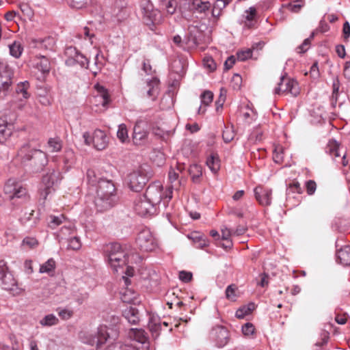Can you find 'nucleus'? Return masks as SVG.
<instances>
[{"mask_svg": "<svg viewBox=\"0 0 350 350\" xmlns=\"http://www.w3.org/2000/svg\"><path fill=\"white\" fill-rule=\"evenodd\" d=\"M17 155L27 167L26 170L32 173L40 172L48 163L46 154L41 150L31 148L29 142L21 146Z\"/></svg>", "mask_w": 350, "mask_h": 350, "instance_id": "nucleus-1", "label": "nucleus"}, {"mask_svg": "<svg viewBox=\"0 0 350 350\" xmlns=\"http://www.w3.org/2000/svg\"><path fill=\"white\" fill-rule=\"evenodd\" d=\"M116 202V187L111 180H98L95 205L97 210L104 211L111 208Z\"/></svg>", "mask_w": 350, "mask_h": 350, "instance_id": "nucleus-2", "label": "nucleus"}, {"mask_svg": "<svg viewBox=\"0 0 350 350\" xmlns=\"http://www.w3.org/2000/svg\"><path fill=\"white\" fill-rule=\"evenodd\" d=\"M105 253L107 256V261L115 272H118L119 268H122L130 262L132 263L133 261H136L135 258H139V256L137 254H130L126 252L118 243L107 245Z\"/></svg>", "mask_w": 350, "mask_h": 350, "instance_id": "nucleus-3", "label": "nucleus"}, {"mask_svg": "<svg viewBox=\"0 0 350 350\" xmlns=\"http://www.w3.org/2000/svg\"><path fill=\"white\" fill-rule=\"evenodd\" d=\"M118 337V332L116 329H109L105 325H100L98 327L95 334L89 332H81L80 334L81 340L90 346H96V350H99L103 345L111 340H116Z\"/></svg>", "mask_w": 350, "mask_h": 350, "instance_id": "nucleus-4", "label": "nucleus"}, {"mask_svg": "<svg viewBox=\"0 0 350 350\" xmlns=\"http://www.w3.org/2000/svg\"><path fill=\"white\" fill-rule=\"evenodd\" d=\"M151 176L150 167L148 165H142L128 174V185L131 190L139 192L143 189Z\"/></svg>", "mask_w": 350, "mask_h": 350, "instance_id": "nucleus-5", "label": "nucleus"}, {"mask_svg": "<svg viewBox=\"0 0 350 350\" xmlns=\"http://www.w3.org/2000/svg\"><path fill=\"white\" fill-rule=\"evenodd\" d=\"M172 187H169L165 191H163V187L159 183H154L149 185L144 195L154 206L160 205L161 201L165 208L167 204L172 198Z\"/></svg>", "mask_w": 350, "mask_h": 350, "instance_id": "nucleus-6", "label": "nucleus"}, {"mask_svg": "<svg viewBox=\"0 0 350 350\" xmlns=\"http://www.w3.org/2000/svg\"><path fill=\"white\" fill-rule=\"evenodd\" d=\"M0 281L2 288L11 292L13 295H19L23 291L18 287L16 280L3 260H0Z\"/></svg>", "mask_w": 350, "mask_h": 350, "instance_id": "nucleus-7", "label": "nucleus"}, {"mask_svg": "<svg viewBox=\"0 0 350 350\" xmlns=\"http://www.w3.org/2000/svg\"><path fill=\"white\" fill-rule=\"evenodd\" d=\"M62 179L61 173L59 170L49 169L43 176L40 190V196L45 200L48 195L55 191Z\"/></svg>", "mask_w": 350, "mask_h": 350, "instance_id": "nucleus-8", "label": "nucleus"}, {"mask_svg": "<svg viewBox=\"0 0 350 350\" xmlns=\"http://www.w3.org/2000/svg\"><path fill=\"white\" fill-rule=\"evenodd\" d=\"M136 243L139 249L142 252H152L158 247V241L152 232L148 229H142L137 234Z\"/></svg>", "mask_w": 350, "mask_h": 350, "instance_id": "nucleus-9", "label": "nucleus"}, {"mask_svg": "<svg viewBox=\"0 0 350 350\" xmlns=\"http://www.w3.org/2000/svg\"><path fill=\"white\" fill-rule=\"evenodd\" d=\"M14 70L5 62L0 60V94L6 95L12 89Z\"/></svg>", "mask_w": 350, "mask_h": 350, "instance_id": "nucleus-10", "label": "nucleus"}, {"mask_svg": "<svg viewBox=\"0 0 350 350\" xmlns=\"http://www.w3.org/2000/svg\"><path fill=\"white\" fill-rule=\"evenodd\" d=\"M4 193L10 200L24 199L27 196V189L15 179H9L4 186Z\"/></svg>", "mask_w": 350, "mask_h": 350, "instance_id": "nucleus-11", "label": "nucleus"}, {"mask_svg": "<svg viewBox=\"0 0 350 350\" xmlns=\"http://www.w3.org/2000/svg\"><path fill=\"white\" fill-rule=\"evenodd\" d=\"M85 143L87 145L92 144L94 147L98 150L105 149L108 145V138L106 133L100 129H96L91 135L88 132L83 134Z\"/></svg>", "mask_w": 350, "mask_h": 350, "instance_id": "nucleus-12", "label": "nucleus"}, {"mask_svg": "<svg viewBox=\"0 0 350 350\" xmlns=\"http://www.w3.org/2000/svg\"><path fill=\"white\" fill-rule=\"evenodd\" d=\"M140 8L143 14L144 22L150 25L157 24L161 21V14L157 9H154L152 3L149 0H143Z\"/></svg>", "mask_w": 350, "mask_h": 350, "instance_id": "nucleus-13", "label": "nucleus"}, {"mask_svg": "<svg viewBox=\"0 0 350 350\" xmlns=\"http://www.w3.org/2000/svg\"><path fill=\"white\" fill-rule=\"evenodd\" d=\"M66 59L65 63L68 66L79 65L81 68H88V59L74 46H68L65 49Z\"/></svg>", "mask_w": 350, "mask_h": 350, "instance_id": "nucleus-14", "label": "nucleus"}, {"mask_svg": "<svg viewBox=\"0 0 350 350\" xmlns=\"http://www.w3.org/2000/svg\"><path fill=\"white\" fill-rule=\"evenodd\" d=\"M209 337L219 348L226 346L230 340L229 332L223 325H216L212 327Z\"/></svg>", "mask_w": 350, "mask_h": 350, "instance_id": "nucleus-15", "label": "nucleus"}, {"mask_svg": "<svg viewBox=\"0 0 350 350\" xmlns=\"http://www.w3.org/2000/svg\"><path fill=\"white\" fill-rule=\"evenodd\" d=\"M148 131L146 123L143 120H137L133 128L132 135L133 142L136 146H144L148 142Z\"/></svg>", "mask_w": 350, "mask_h": 350, "instance_id": "nucleus-16", "label": "nucleus"}, {"mask_svg": "<svg viewBox=\"0 0 350 350\" xmlns=\"http://www.w3.org/2000/svg\"><path fill=\"white\" fill-rule=\"evenodd\" d=\"M135 210L141 216L153 215L156 213V207L146 198L140 196L135 202Z\"/></svg>", "mask_w": 350, "mask_h": 350, "instance_id": "nucleus-17", "label": "nucleus"}, {"mask_svg": "<svg viewBox=\"0 0 350 350\" xmlns=\"http://www.w3.org/2000/svg\"><path fill=\"white\" fill-rule=\"evenodd\" d=\"M254 196L256 200L262 206H269L271 203V189L257 186L254 189Z\"/></svg>", "mask_w": 350, "mask_h": 350, "instance_id": "nucleus-18", "label": "nucleus"}, {"mask_svg": "<svg viewBox=\"0 0 350 350\" xmlns=\"http://www.w3.org/2000/svg\"><path fill=\"white\" fill-rule=\"evenodd\" d=\"M297 85L296 81L286 79L284 75H282L280 82L278 83V86L275 88L274 93L280 94L281 92H286L295 95L297 94Z\"/></svg>", "mask_w": 350, "mask_h": 350, "instance_id": "nucleus-19", "label": "nucleus"}, {"mask_svg": "<svg viewBox=\"0 0 350 350\" xmlns=\"http://www.w3.org/2000/svg\"><path fill=\"white\" fill-rule=\"evenodd\" d=\"M211 3L208 1L191 0L189 3V8L193 13L205 14L211 8Z\"/></svg>", "mask_w": 350, "mask_h": 350, "instance_id": "nucleus-20", "label": "nucleus"}, {"mask_svg": "<svg viewBox=\"0 0 350 350\" xmlns=\"http://www.w3.org/2000/svg\"><path fill=\"white\" fill-rule=\"evenodd\" d=\"M159 80L157 77H153L147 81L146 87L144 88L146 96L154 100L159 94Z\"/></svg>", "mask_w": 350, "mask_h": 350, "instance_id": "nucleus-21", "label": "nucleus"}, {"mask_svg": "<svg viewBox=\"0 0 350 350\" xmlns=\"http://www.w3.org/2000/svg\"><path fill=\"white\" fill-rule=\"evenodd\" d=\"M129 336L131 339L141 343L143 345V348L148 349V342L146 341V337L144 330L132 328L129 332Z\"/></svg>", "mask_w": 350, "mask_h": 350, "instance_id": "nucleus-22", "label": "nucleus"}, {"mask_svg": "<svg viewBox=\"0 0 350 350\" xmlns=\"http://www.w3.org/2000/svg\"><path fill=\"white\" fill-rule=\"evenodd\" d=\"M14 129L13 124L0 119V143H4L12 135Z\"/></svg>", "mask_w": 350, "mask_h": 350, "instance_id": "nucleus-23", "label": "nucleus"}, {"mask_svg": "<svg viewBox=\"0 0 350 350\" xmlns=\"http://www.w3.org/2000/svg\"><path fill=\"white\" fill-rule=\"evenodd\" d=\"M122 316L131 323L135 325L139 321L138 310L133 306L126 307L122 311Z\"/></svg>", "mask_w": 350, "mask_h": 350, "instance_id": "nucleus-24", "label": "nucleus"}, {"mask_svg": "<svg viewBox=\"0 0 350 350\" xmlns=\"http://www.w3.org/2000/svg\"><path fill=\"white\" fill-rule=\"evenodd\" d=\"M338 262L344 265H350V246L345 245L336 253Z\"/></svg>", "mask_w": 350, "mask_h": 350, "instance_id": "nucleus-25", "label": "nucleus"}, {"mask_svg": "<svg viewBox=\"0 0 350 350\" xmlns=\"http://www.w3.org/2000/svg\"><path fill=\"white\" fill-rule=\"evenodd\" d=\"M34 46L41 49L53 50L55 44V40L52 37H46L43 39H36L33 41Z\"/></svg>", "mask_w": 350, "mask_h": 350, "instance_id": "nucleus-26", "label": "nucleus"}, {"mask_svg": "<svg viewBox=\"0 0 350 350\" xmlns=\"http://www.w3.org/2000/svg\"><path fill=\"white\" fill-rule=\"evenodd\" d=\"M62 160L66 170L71 168L76 162V156L73 150L66 148L62 156Z\"/></svg>", "mask_w": 350, "mask_h": 350, "instance_id": "nucleus-27", "label": "nucleus"}, {"mask_svg": "<svg viewBox=\"0 0 350 350\" xmlns=\"http://www.w3.org/2000/svg\"><path fill=\"white\" fill-rule=\"evenodd\" d=\"M62 147L63 142L59 137H50L47 141L46 148L50 152H58Z\"/></svg>", "mask_w": 350, "mask_h": 350, "instance_id": "nucleus-28", "label": "nucleus"}, {"mask_svg": "<svg viewBox=\"0 0 350 350\" xmlns=\"http://www.w3.org/2000/svg\"><path fill=\"white\" fill-rule=\"evenodd\" d=\"M48 226L54 230L59 226L66 223V218L64 215L60 214L59 215H49L46 218Z\"/></svg>", "mask_w": 350, "mask_h": 350, "instance_id": "nucleus-29", "label": "nucleus"}, {"mask_svg": "<svg viewBox=\"0 0 350 350\" xmlns=\"http://www.w3.org/2000/svg\"><path fill=\"white\" fill-rule=\"evenodd\" d=\"M30 88V84L28 81H24L17 83L16 87V94L18 96H21L24 99H28L30 97V93L29 90Z\"/></svg>", "mask_w": 350, "mask_h": 350, "instance_id": "nucleus-30", "label": "nucleus"}, {"mask_svg": "<svg viewBox=\"0 0 350 350\" xmlns=\"http://www.w3.org/2000/svg\"><path fill=\"white\" fill-rule=\"evenodd\" d=\"M206 163L211 171L214 174H216L220 168V160L216 153H212L207 158Z\"/></svg>", "mask_w": 350, "mask_h": 350, "instance_id": "nucleus-31", "label": "nucleus"}, {"mask_svg": "<svg viewBox=\"0 0 350 350\" xmlns=\"http://www.w3.org/2000/svg\"><path fill=\"white\" fill-rule=\"evenodd\" d=\"M56 268V263L53 258H49L44 263L40 265L39 272L40 273H46L49 275H53Z\"/></svg>", "mask_w": 350, "mask_h": 350, "instance_id": "nucleus-32", "label": "nucleus"}, {"mask_svg": "<svg viewBox=\"0 0 350 350\" xmlns=\"http://www.w3.org/2000/svg\"><path fill=\"white\" fill-rule=\"evenodd\" d=\"M189 172L193 183H200V178L202 176V167L201 165L196 163L191 165Z\"/></svg>", "mask_w": 350, "mask_h": 350, "instance_id": "nucleus-33", "label": "nucleus"}, {"mask_svg": "<svg viewBox=\"0 0 350 350\" xmlns=\"http://www.w3.org/2000/svg\"><path fill=\"white\" fill-rule=\"evenodd\" d=\"M339 144L334 139L329 140L325 147V152L328 153L333 159L340 157Z\"/></svg>", "mask_w": 350, "mask_h": 350, "instance_id": "nucleus-34", "label": "nucleus"}, {"mask_svg": "<svg viewBox=\"0 0 350 350\" xmlns=\"http://www.w3.org/2000/svg\"><path fill=\"white\" fill-rule=\"evenodd\" d=\"M137 293L134 291L126 288L121 293V299L123 302L127 304L135 303L137 299Z\"/></svg>", "mask_w": 350, "mask_h": 350, "instance_id": "nucleus-35", "label": "nucleus"}, {"mask_svg": "<svg viewBox=\"0 0 350 350\" xmlns=\"http://www.w3.org/2000/svg\"><path fill=\"white\" fill-rule=\"evenodd\" d=\"M38 62L36 63V68L42 73H49L51 70L49 60L45 56L38 57Z\"/></svg>", "mask_w": 350, "mask_h": 350, "instance_id": "nucleus-36", "label": "nucleus"}, {"mask_svg": "<svg viewBox=\"0 0 350 350\" xmlns=\"http://www.w3.org/2000/svg\"><path fill=\"white\" fill-rule=\"evenodd\" d=\"M340 81L338 79V77H334L333 78V83H332V94L331 96V101L332 105L334 107H335L337 101H338V91L340 88Z\"/></svg>", "mask_w": 350, "mask_h": 350, "instance_id": "nucleus-37", "label": "nucleus"}, {"mask_svg": "<svg viewBox=\"0 0 350 350\" xmlns=\"http://www.w3.org/2000/svg\"><path fill=\"white\" fill-rule=\"evenodd\" d=\"M10 54L15 58H19L23 51V46L18 41H14L9 45Z\"/></svg>", "mask_w": 350, "mask_h": 350, "instance_id": "nucleus-38", "label": "nucleus"}, {"mask_svg": "<svg viewBox=\"0 0 350 350\" xmlns=\"http://www.w3.org/2000/svg\"><path fill=\"white\" fill-rule=\"evenodd\" d=\"M117 137L122 143H126L129 142L128 130L126 124H120L118 126V129L117 131Z\"/></svg>", "mask_w": 350, "mask_h": 350, "instance_id": "nucleus-39", "label": "nucleus"}, {"mask_svg": "<svg viewBox=\"0 0 350 350\" xmlns=\"http://www.w3.org/2000/svg\"><path fill=\"white\" fill-rule=\"evenodd\" d=\"M237 291L238 288L235 284L228 285L225 291L226 299L231 301H235L238 297Z\"/></svg>", "mask_w": 350, "mask_h": 350, "instance_id": "nucleus-40", "label": "nucleus"}, {"mask_svg": "<svg viewBox=\"0 0 350 350\" xmlns=\"http://www.w3.org/2000/svg\"><path fill=\"white\" fill-rule=\"evenodd\" d=\"M59 319L53 314H50L46 315L43 319H42L40 321V323L42 326H52L58 324Z\"/></svg>", "mask_w": 350, "mask_h": 350, "instance_id": "nucleus-41", "label": "nucleus"}, {"mask_svg": "<svg viewBox=\"0 0 350 350\" xmlns=\"http://www.w3.org/2000/svg\"><path fill=\"white\" fill-rule=\"evenodd\" d=\"M221 238L223 240L228 241V245L222 244V247L224 248H230L232 246V243L231 240H230V237L231 236H233L232 230L228 228H221Z\"/></svg>", "mask_w": 350, "mask_h": 350, "instance_id": "nucleus-42", "label": "nucleus"}, {"mask_svg": "<svg viewBox=\"0 0 350 350\" xmlns=\"http://www.w3.org/2000/svg\"><path fill=\"white\" fill-rule=\"evenodd\" d=\"M304 5V3L302 0H295L288 3L286 7L289 11L294 13H298Z\"/></svg>", "mask_w": 350, "mask_h": 350, "instance_id": "nucleus-43", "label": "nucleus"}, {"mask_svg": "<svg viewBox=\"0 0 350 350\" xmlns=\"http://www.w3.org/2000/svg\"><path fill=\"white\" fill-rule=\"evenodd\" d=\"M148 327L153 335L157 336L159 331L161 329V322L159 319H151L148 323Z\"/></svg>", "mask_w": 350, "mask_h": 350, "instance_id": "nucleus-44", "label": "nucleus"}, {"mask_svg": "<svg viewBox=\"0 0 350 350\" xmlns=\"http://www.w3.org/2000/svg\"><path fill=\"white\" fill-rule=\"evenodd\" d=\"M57 312L59 317L64 321L70 319L74 314L72 310L66 308H58Z\"/></svg>", "mask_w": 350, "mask_h": 350, "instance_id": "nucleus-45", "label": "nucleus"}, {"mask_svg": "<svg viewBox=\"0 0 350 350\" xmlns=\"http://www.w3.org/2000/svg\"><path fill=\"white\" fill-rule=\"evenodd\" d=\"M201 104L204 106L209 105L213 99V94L211 91L206 90L200 96Z\"/></svg>", "mask_w": 350, "mask_h": 350, "instance_id": "nucleus-46", "label": "nucleus"}, {"mask_svg": "<svg viewBox=\"0 0 350 350\" xmlns=\"http://www.w3.org/2000/svg\"><path fill=\"white\" fill-rule=\"evenodd\" d=\"M101 91L100 92V95L98 96L99 98V103L103 106L105 107L109 103V96L105 89L103 87L100 88Z\"/></svg>", "mask_w": 350, "mask_h": 350, "instance_id": "nucleus-47", "label": "nucleus"}, {"mask_svg": "<svg viewBox=\"0 0 350 350\" xmlns=\"http://www.w3.org/2000/svg\"><path fill=\"white\" fill-rule=\"evenodd\" d=\"M86 177L88 184L92 186H95L96 184H98V180L96 178V175L94 170L92 169H88L86 172Z\"/></svg>", "mask_w": 350, "mask_h": 350, "instance_id": "nucleus-48", "label": "nucleus"}, {"mask_svg": "<svg viewBox=\"0 0 350 350\" xmlns=\"http://www.w3.org/2000/svg\"><path fill=\"white\" fill-rule=\"evenodd\" d=\"M192 239L196 247L198 248H203L208 245V241L202 236H195Z\"/></svg>", "mask_w": 350, "mask_h": 350, "instance_id": "nucleus-49", "label": "nucleus"}, {"mask_svg": "<svg viewBox=\"0 0 350 350\" xmlns=\"http://www.w3.org/2000/svg\"><path fill=\"white\" fill-rule=\"evenodd\" d=\"M273 159L276 163H281L284 159V151L282 147L276 148L273 152Z\"/></svg>", "mask_w": 350, "mask_h": 350, "instance_id": "nucleus-50", "label": "nucleus"}, {"mask_svg": "<svg viewBox=\"0 0 350 350\" xmlns=\"http://www.w3.org/2000/svg\"><path fill=\"white\" fill-rule=\"evenodd\" d=\"M90 0H68L70 7L75 9H81L88 3Z\"/></svg>", "mask_w": 350, "mask_h": 350, "instance_id": "nucleus-51", "label": "nucleus"}, {"mask_svg": "<svg viewBox=\"0 0 350 350\" xmlns=\"http://www.w3.org/2000/svg\"><path fill=\"white\" fill-rule=\"evenodd\" d=\"M81 247V243L80 239L78 237H74L69 239L68 244V249L77 250L80 249Z\"/></svg>", "mask_w": 350, "mask_h": 350, "instance_id": "nucleus-52", "label": "nucleus"}, {"mask_svg": "<svg viewBox=\"0 0 350 350\" xmlns=\"http://www.w3.org/2000/svg\"><path fill=\"white\" fill-rule=\"evenodd\" d=\"M38 245L36 239L33 237H26L23 241V245L29 249L36 247Z\"/></svg>", "mask_w": 350, "mask_h": 350, "instance_id": "nucleus-53", "label": "nucleus"}, {"mask_svg": "<svg viewBox=\"0 0 350 350\" xmlns=\"http://www.w3.org/2000/svg\"><path fill=\"white\" fill-rule=\"evenodd\" d=\"M252 55V50L250 49L237 53V59L240 61H245Z\"/></svg>", "mask_w": 350, "mask_h": 350, "instance_id": "nucleus-54", "label": "nucleus"}, {"mask_svg": "<svg viewBox=\"0 0 350 350\" xmlns=\"http://www.w3.org/2000/svg\"><path fill=\"white\" fill-rule=\"evenodd\" d=\"M20 10L25 16L31 18L33 16V12L30 6L27 3H21L19 5Z\"/></svg>", "mask_w": 350, "mask_h": 350, "instance_id": "nucleus-55", "label": "nucleus"}, {"mask_svg": "<svg viewBox=\"0 0 350 350\" xmlns=\"http://www.w3.org/2000/svg\"><path fill=\"white\" fill-rule=\"evenodd\" d=\"M307 193L310 196L313 195L317 189V184L312 180H307L305 183Z\"/></svg>", "mask_w": 350, "mask_h": 350, "instance_id": "nucleus-56", "label": "nucleus"}, {"mask_svg": "<svg viewBox=\"0 0 350 350\" xmlns=\"http://www.w3.org/2000/svg\"><path fill=\"white\" fill-rule=\"evenodd\" d=\"M255 330L254 326L251 323H246L242 326V332L245 336H251Z\"/></svg>", "mask_w": 350, "mask_h": 350, "instance_id": "nucleus-57", "label": "nucleus"}, {"mask_svg": "<svg viewBox=\"0 0 350 350\" xmlns=\"http://www.w3.org/2000/svg\"><path fill=\"white\" fill-rule=\"evenodd\" d=\"M288 191H291L293 193H301L302 189L300 186V184L297 181H293L292 183L288 185V187L287 189Z\"/></svg>", "mask_w": 350, "mask_h": 350, "instance_id": "nucleus-58", "label": "nucleus"}, {"mask_svg": "<svg viewBox=\"0 0 350 350\" xmlns=\"http://www.w3.org/2000/svg\"><path fill=\"white\" fill-rule=\"evenodd\" d=\"M103 59L104 57L101 53V51L98 49L94 57V64L96 65L97 70H100L103 66Z\"/></svg>", "mask_w": 350, "mask_h": 350, "instance_id": "nucleus-59", "label": "nucleus"}, {"mask_svg": "<svg viewBox=\"0 0 350 350\" xmlns=\"http://www.w3.org/2000/svg\"><path fill=\"white\" fill-rule=\"evenodd\" d=\"M231 0H216L213 4L214 12H216V10H222L226 6L230 3Z\"/></svg>", "mask_w": 350, "mask_h": 350, "instance_id": "nucleus-60", "label": "nucleus"}, {"mask_svg": "<svg viewBox=\"0 0 350 350\" xmlns=\"http://www.w3.org/2000/svg\"><path fill=\"white\" fill-rule=\"evenodd\" d=\"M204 65L206 68H208L211 71H213L216 69V64L211 57L204 58Z\"/></svg>", "mask_w": 350, "mask_h": 350, "instance_id": "nucleus-61", "label": "nucleus"}, {"mask_svg": "<svg viewBox=\"0 0 350 350\" xmlns=\"http://www.w3.org/2000/svg\"><path fill=\"white\" fill-rule=\"evenodd\" d=\"M256 14V10L254 8L250 7L249 10H246L245 12V14L243 15V17L245 18L247 21H252Z\"/></svg>", "mask_w": 350, "mask_h": 350, "instance_id": "nucleus-62", "label": "nucleus"}, {"mask_svg": "<svg viewBox=\"0 0 350 350\" xmlns=\"http://www.w3.org/2000/svg\"><path fill=\"white\" fill-rule=\"evenodd\" d=\"M73 231V226L70 224L66 223L63 224V226L60 230V233L62 235L70 234Z\"/></svg>", "mask_w": 350, "mask_h": 350, "instance_id": "nucleus-63", "label": "nucleus"}, {"mask_svg": "<svg viewBox=\"0 0 350 350\" xmlns=\"http://www.w3.org/2000/svg\"><path fill=\"white\" fill-rule=\"evenodd\" d=\"M114 340H111L109 345L105 348L104 350H122V344L120 342H113Z\"/></svg>", "mask_w": 350, "mask_h": 350, "instance_id": "nucleus-64", "label": "nucleus"}]
</instances>
